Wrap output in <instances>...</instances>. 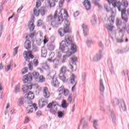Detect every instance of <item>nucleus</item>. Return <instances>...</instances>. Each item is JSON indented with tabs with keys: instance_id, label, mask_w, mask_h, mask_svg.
Wrapping results in <instances>:
<instances>
[{
	"instance_id": "f257e3e1",
	"label": "nucleus",
	"mask_w": 129,
	"mask_h": 129,
	"mask_svg": "<svg viewBox=\"0 0 129 129\" xmlns=\"http://www.w3.org/2000/svg\"><path fill=\"white\" fill-rule=\"evenodd\" d=\"M68 46L71 47V50L73 51V53H75L77 51V47L76 45L73 43V38L70 35H65L64 40H62L60 44L59 49L62 51V53H67V54L63 56V58H61L62 53L59 51H56L57 56L54 59H53V57L55 56L54 52H51L50 54V58L48 59V61L49 62H53L54 64V68H57L58 65L60 63H65L66 62V59L67 57H70L73 54L72 52L69 51V48Z\"/></svg>"
},
{
	"instance_id": "f03ea898",
	"label": "nucleus",
	"mask_w": 129,
	"mask_h": 129,
	"mask_svg": "<svg viewBox=\"0 0 129 129\" xmlns=\"http://www.w3.org/2000/svg\"><path fill=\"white\" fill-rule=\"evenodd\" d=\"M68 13L65 9H59L56 10L53 20L51 22V26L55 28L57 25H61L64 21V28H60L58 30V34L60 37H63L64 34L70 33V22L67 20Z\"/></svg>"
},
{
	"instance_id": "7ed1b4c3",
	"label": "nucleus",
	"mask_w": 129,
	"mask_h": 129,
	"mask_svg": "<svg viewBox=\"0 0 129 129\" xmlns=\"http://www.w3.org/2000/svg\"><path fill=\"white\" fill-rule=\"evenodd\" d=\"M34 93L31 91H29L25 96V99H26V100L28 99V103L29 104L26 108V112L29 114L33 112V107L34 108L35 110H37V109H38V107H37V104L36 103L32 104V102H33L32 100L34 99Z\"/></svg>"
},
{
	"instance_id": "20e7f679",
	"label": "nucleus",
	"mask_w": 129,
	"mask_h": 129,
	"mask_svg": "<svg viewBox=\"0 0 129 129\" xmlns=\"http://www.w3.org/2000/svg\"><path fill=\"white\" fill-rule=\"evenodd\" d=\"M70 75V72L67 69L66 66H62L59 69V78L62 82H67V77Z\"/></svg>"
},
{
	"instance_id": "39448f33",
	"label": "nucleus",
	"mask_w": 129,
	"mask_h": 129,
	"mask_svg": "<svg viewBox=\"0 0 129 129\" xmlns=\"http://www.w3.org/2000/svg\"><path fill=\"white\" fill-rule=\"evenodd\" d=\"M114 19H115V16L114 15H111L109 18L110 24L106 25V29L108 30V31H109V32H112L113 31L114 26H113L112 25H113L114 23Z\"/></svg>"
},
{
	"instance_id": "423d86ee",
	"label": "nucleus",
	"mask_w": 129,
	"mask_h": 129,
	"mask_svg": "<svg viewBox=\"0 0 129 129\" xmlns=\"http://www.w3.org/2000/svg\"><path fill=\"white\" fill-rule=\"evenodd\" d=\"M109 5L112 4V5L114 8H117L119 12L121 11V7H122V4L120 2H117L116 0H106Z\"/></svg>"
},
{
	"instance_id": "0eeeda50",
	"label": "nucleus",
	"mask_w": 129,
	"mask_h": 129,
	"mask_svg": "<svg viewBox=\"0 0 129 129\" xmlns=\"http://www.w3.org/2000/svg\"><path fill=\"white\" fill-rule=\"evenodd\" d=\"M76 62H77V57L73 56L71 58V62H70V68L72 71L76 70Z\"/></svg>"
},
{
	"instance_id": "6e6552de",
	"label": "nucleus",
	"mask_w": 129,
	"mask_h": 129,
	"mask_svg": "<svg viewBox=\"0 0 129 129\" xmlns=\"http://www.w3.org/2000/svg\"><path fill=\"white\" fill-rule=\"evenodd\" d=\"M33 12L34 15L36 17H38L40 14L41 16H44V15H45V8L44 7H42L38 10L36 9V8H34Z\"/></svg>"
},
{
	"instance_id": "1a4fd4ad",
	"label": "nucleus",
	"mask_w": 129,
	"mask_h": 129,
	"mask_svg": "<svg viewBox=\"0 0 129 129\" xmlns=\"http://www.w3.org/2000/svg\"><path fill=\"white\" fill-rule=\"evenodd\" d=\"M102 57V50H100L99 52H98L93 58V61H94V62H97L99 61Z\"/></svg>"
},
{
	"instance_id": "9d476101",
	"label": "nucleus",
	"mask_w": 129,
	"mask_h": 129,
	"mask_svg": "<svg viewBox=\"0 0 129 129\" xmlns=\"http://www.w3.org/2000/svg\"><path fill=\"white\" fill-rule=\"evenodd\" d=\"M33 64L34 65V66H35V67H37V66L39 65V61L37 59L35 58L33 60V62L32 61H30L28 64L29 70H33Z\"/></svg>"
},
{
	"instance_id": "9b49d317",
	"label": "nucleus",
	"mask_w": 129,
	"mask_h": 129,
	"mask_svg": "<svg viewBox=\"0 0 129 129\" xmlns=\"http://www.w3.org/2000/svg\"><path fill=\"white\" fill-rule=\"evenodd\" d=\"M33 86L34 85L31 83H28L27 85H23L22 87V90L24 93L28 92V90H29V89H32Z\"/></svg>"
},
{
	"instance_id": "f8f14e48",
	"label": "nucleus",
	"mask_w": 129,
	"mask_h": 129,
	"mask_svg": "<svg viewBox=\"0 0 129 129\" xmlns=\"http://www.w3.org/2000/svg\"><path fill=\"white\" fill-rule=\"evenodd\" d=\"M59 84H60V83H59L58 80H57V78L53 75L51 77V85L54 87H59Z\"/></svg>"
},
{
	"instance_id": "ddd939ff",
	"label": "nucleus",
	"mask_w": 129,
	"mask_h": 129,
	"mask_svg": "<svg viewBox=\"0 0 129 129\" xmlns=\"http://www.w3.org/2000/svg\"><path fill=\"white\" fill-rule=\"evenodd\" d=\"M107 63L111 74L112 75H114V70H113V66H112V60H111V58H109L108 59Z\"/></svg>"
},
{
	"instance_id": "4468645a",
	"label": "nucleus",
	"mask_w": 129,
	"mask_h": 129,
	"mask_svg": "<svg viewBox=\"0 0 129 129\" xmlns=\"http://www.w3.org/2000/svg\"><path fill=\"white\" fill-rule=\"evenodd\" d=\"M33 80V77L31 74L26 75L23 77V83H27L28 81H32Z\"/></svg>"
},
{
	"instance_id": "2eb2a0df",
	"label": "nucleus",
	"mask_w": 129,
	"mask_h": 129,
	"mask_svg": "<svg viewBox=\"0 0 129 129\" xmlns=\"http://www.w3.org/2000/svg\"><path fill=\"white\" fill-rule=\"evenodd\" d=\"M76 76H75L74 74H72L69 79V82L71 84L76 85L77 84V81H76Z\"/></svg>"
},
{
	"instance_id": "dca6fc26",
	"label": "nucleus",
	"mask_w": 129,
	"mask_h": 129,
	"mask_svg": "<svg viewBox=\"0 0 129 129\" xmlns=\"http://www.w3.org/2000/svg\"><path fill=\"white\" fill-rule=\"evenodd\" d=\"M118 106L121 110H122L123 111H125V110H126V106H125L124 100H122L120 101Z\"/></svg>"
},
{
	"instance_id": "f3484780",
	"label": "nucleus",
	"mask_w": 129,
	"mask_h": 129,
	"mask_svg": "<svg viewBox=\"0 0 129 129\" xmlns=\"http://www.w3.org/2000/svg\"><path fill=\"white\" fill-rule=\"evenodd\" d=\"M81 123L83 125L82 129H89L88 124L85 121V118H84V117H82L81 119Z\"/></svg>"
},
{
	"instance_id": "a211bd4d",
	"label": "nucleus",
	"mask_w": 129,
	"mask_h": 129,
	"mask_svg": "<svg viewBox=\"0 0 129 129\" xmlns=\"http://www.w3.org/2000/svg\"><path fill=\"white\" fill-rule=\"evenodd\" d=\"M83 5L87 11L90 10L91 8V4L90 3V1L88 0H85V1L83 2Z\"/></svg>"
},
{
	"instance_id": "6ab92c4d",
	"label": "nucleus",
	"mask_w": 129,
	"mask_h": 129,
	"mask_svg": "<svg viewBox=\"0 0 129 129\" xmlns=\"http://www.w3.org/2000/svg\"><path fill=\"white\" fill-rule=\"evenodd\" d=\"M108 109L110 112V115L112 119L113 123H115L116 117L115 116V115H114V112H113V111L112 110L110 109V107H108Z\"/></svg>"
},
{
	"instance_id": "aec40b11",
	"label": "nucleus",
	"mask_w": 129,
	"mask_h": 129,
	"mask_svg": "<svg viewBox=\"0 0 129 129\" xmlns=\"http://www.w3.org/2000/svg\"><path fill=\"white\" fill-rule=\"evenodd\" d=\"M105 90V87L104 86V84L103 83V81L102 79L100 80V91L101 93H103L104 92V90Z\"/></svg>"
},
{
	"instance_id": "412c9836",
	"label": "nucleus",
	"mask_w": 129,
	"mask_h": 129,
	"mask_svg": "<svg viewBox=\"0 0 129 129\" xmlns=\"http://www.w3.org/2000/svg\"><path fill=\"white\" fill-rule=\"evenodd\" d=\"M43 96L45 97V98H49L50 97V93H49L48 88L46 87H44L43 89Z\"/></svg>"
},
{
	"instance_id": "4be33fe9",
	"label": "nucleus",
	"mask_w": 129,
	"mask_h": 129,
	"mask_svg": "<svg viewBox=\"0 0 129 129\" xmlns=\"http://www.w3.org/2000/svg\"><path fill=\"white\" fill-rule=\"evenodd\" d=\"M65 89L64 86H61L58 89L57 92H58V96L59 97H62V94H63Z\"/></svg>"
},
{
	"instance_id": "5701e85b",
	"label": "nucleus",
	"mask_w": 129,
	"mask_h": 129,
	"mask_svg": "<svg viewBox=\"0 0 129 129\" xmlns=\"http://www.w3.org/2000/svg\"><path fill=\"white\" fill-rule=\"evenodd\" d=\"M82 28L84 33V36L85 37H86L87 35H88V28L87 27V26L84 24H83Z\"/></svg>"
},
{
	"instance_id": "b1692460",
	"label": "nucleus",
	"mask_w": 129,
	"mask_h": 129,
	"mask_svg": "<svg viewBox=\"0 0 129 129\" xmlns=\"http://www.w3.org/2000/svg\"><path fill=\"white\" fill-rule=\"evenodd\" d=\"M68 101L69 103H73L75 101V97H73L72 94L69 95L68 97Z\"/></svg>"
},
{
	"instance_id": "393cba45",
	"label": "nucleus",
	"mask_w": 129,
	"mask_h": 129,
	"mask_svg": "<svg viewBox=\"0 0 129 129\" xmlns=\"http://www.w3.org/2000/svg\"><path fill=\"white\" fill-rule=\"evenodd\" d=\"M24 47L25 49H27V50H29L32 47L31 45V41L30 40H26V42L24 43Z\"/></svg>"
},
{
	"instance_id": "a878e982",
	"label": "nucleus",
	"mask_w": 129,
	"mask_h": 129,
	"mask_svg": "<svg viewBox=\"0 0 129 129\" xmlns=\"http://www.w3.org/2000/svg\"><path fill=\"white\" fill-rule=\"evenodd\" d=\"M57 106V103L56 102H52L51 103H49L47 105V108H53V107H55V108H56V107Z\"/></svg>"
},
{
	"instance_id": "bb28decb",
	"label": "nucleus",
	"mask_w": 129,
	"mask_h": 129,
	"mask_svg": "<svg viewBox=\"0 0 129 129\" xmlns=\"http://www.w3.org/2000/svg\"><path fill=\"white\" fill-rule=\"evenodd\" d=\"M32 76H33V78L35 79L36 81H38L39 80V78L40 77V75L39 74V73L38 72H33L32 74H31Z\"/></svg>"
},
{
	"instance_id": "cd10ccee",
	"label": "nucleus",
	"mask_w": 129,
	"mask_h": 129,
	"mask_svg": "<svg viewBox=\"0 0 129 129\" xmlns=\"http://www.w3.org/2000/svg\"><path fill=\"white\" fill-rule=\"evenodd\" d=\"M129 50V47H126L124 50L122 49H118L116 50V53L117 54H122L124 52H127Z\"/></svg>"
},
{
	"instance_id": "c85d7f7f",
	"label": "nucleus",
	"mask_w": 129,
	"mask_h": 129,
	"mask_svg": "<svg viewBox=\"0 0 129 129\" xmlns=\"http://www.w3.org/2000/svg\"><path fill=\"white\" fill-rule=\"evenodd\" d=\"M91 23L92 26H95L97 22L96 21V16H93L91 19Z\"/></svg>"
},
{
	"instance_id": "c756f323",
	"label": "nucleus",
	"mask_w": 129,
	"mask_h": 129,
	"mask_svg": "<svg viewBox=\"0 0 129 129\" xmlns=\"http://www.w3.org/2000/svg\"><path fill=\"white\" fill-rule=\"evenodd\" d=\"M86 45L87 47L90 48V47L93 45V40H92V39H88L86 41Z\"/></svg>"
},
{
	"instance_id": "7c9ffc66",
	"label": "nucleus",
	"mask_w": 129,
	"mask_h": 129,
	"mask_svg": "<svg viewBox=\"0 0 129 129\" xmlns=\"http://www.w3.org/2000/svg\"><path fill=\"white\" fill-rule=\"evenodd\" d=\"M47 49L49 51H53V50H54V49H55V45H54L51 43H49L47 45Z\"/></svg>"
},
{
	"instance_id": "2f4dec72",
	"label": "nucleus",
	"mask_w": 129,
	"mask_h": 129,
	"mask_svg": "<svg viewBox=\"0 0 129 129\" xmlns=\"http://www.w3.org/2000/svg\"><path fill=\"white\" fill-rule=\"evenodd\" d=\"M28 27L30 31H34V29H35V25H34V23H33L32 21H31L29 24Z\"/></svg>"
},
{
	"instance_id": "473e14b6",
	"label": "nucleus",
	"mask_w": 129,
	"mask_h": 129,
	"mask_svg": "<svg viewBox=\"0 0 129 129\" xmlns=\"http://www.w3.org/2000/svg\"><path fill=\"white\" fill-rule=\"evenodd\" d=\"M48 3L49 4V5L50 7V8L55 7V6L56 5V4L55 3V2H54L53 0H48Z\"/></svg>"
},
{
	"instance_id": "72a5a7b5",
	"label": "nucleus",
	"mask_w": 129,
	"mask_h": 129,
	"mask_svg": "<svg viewBox=\"0 0 129 129\" xmlns=\"http://www.w3.org/2000/svg\"><path fill=\"white\" fill-rule=\"evenodd\" d=\"M18 105H23L24 104V97L20 98L17 102Z\"/></svg>"
},
{
	"instance_id": "f704fd0d",
	"label": "nucleus",
	"mask_w": 129,
	"mask_h": 129,
	"mask_svg": "<svg viewBox=\"0 0 129 129\" xmlns=\"http://www.w3.org/2000/svg\"><path fill=\"white\" fill-rule=\"evenodd\" d=\"M64 114H65L64 111H58L57 112V116L59 118H62L63 116H64Z\"/></svg>"
},
{
	"instance_id": "c9c22d12",
	"label": "nucleus",
	"mask_w": 129,
	"mask_h": 129,
	"mask_svg": "<svg viewBox=\"0 0 129 129\" xmlns=\"http://www.w3.org/2000/svg\"><path fill=\"white\" fill-rule=\"evenodd\" d=\"M23 55H25V59L26 61H27V62H29L30 61V57L28 56V55H29V53L27 51H25L24 52Z\"/></svg>"
},
{
	"instance_id": "e433bc0d",
	"label": "nucleus",
	"mask_w": 129,
	"mask_h": 129,
	"mask_svg": "<svg viewBox=\"0 0 129 129\" xmlns=\"http://www.w3.org/2000/svg\"><path fill=\"white\" fill-rule=\"evenodd\" d=\"M104 8L106 10V12H107V13H109L110 11H111V9H112L110 8L109 6H108L107 4L104 5Z\"/></svg>"
},
{
	"instance_id": "4c0bfd02",
	"label": "nucleus",
	"mask_w": 129,
	"mask_h": 129,
	"mask_svg": "<svg viewBox=\"0 0 129 129\" xmlns=\"http://www.w3.org/2000/svg\"><path fill=\"white\" fill-rule=\"evenodd\" d=\"M3 29H4V23L1 22L0 23V38L3 34Z\"/></svg>"
},
{
	"instance_id": "58836bf2",
	"label": "nucleus",
	"mask_w": 129,
	"mask_h": 129,
	"mask_svg": "<svg viewBox=\"0 0 129 129\" xmlns=\"http://www.w3.org/2000/svg\"><path fill=\"white\" fill-rule=\"evenodd\" d=\"M54 19V17H53V16L51 15L47 16L46 18V21L47 22H52L53 21V19Z\"/></svg>"
},
{
	"instance_id": "ea45409f",
	"label": "nucleus",
	"mask_w": 129,
	"mask_h": 129,
	"mask_svg": "<svg viewBox=\"0 0 129 129\" xmlns=\"http://www.w3.org/2000/svg\"><path fill=\"white\" fill-rule=\"evenodd\" d=\"M122 19L123 21H124L126 23L127 22V15L125 14H122L121 15Z\"/></svg>"
},
{
	"instance_id": "a19ab883",
	"label": "nucleus",
	"mask_w": 129,
	"mask_h": 129,
	"mask_svg": "<svg viewBox=\"0 0 129 129\" xmlns=\"http://www.w3.org/2000/svg\"><path fill=\"white\" fill-rule=\"evenodd\" d=\"M39 51V48L36 45L32 46V52H36Z\"/></svg>"
},
{
	"instance_id": "79ce46f5",
	"label": "nucleus",
	"mask_w": 129,
	"mask_h": 129,
	"mask_svg": "<svg viewBox=\"0 0 129 129\" xmlns=\"http://www.w3.org/2000/svg\"><path fill=\"white\" fill-rule=\"evenodd\" d=\"M11 67H12V65H11V64H8L6 67H5L6 72H9V71L11 70Z\"/></svg>"
},
{
	"instance_id": "37998d69",
	"label": "nucleus",
	"mask_w": 129,
	"mask_h": 129,
	"mask_svg": "<svg viewBox=\"0 0 129 129\" xmlns=\"http://www.w3.org/2000/svg\"><path fill=\"white\" fill-rule=\"evenodd\" d=\"M63 94L64 95V96H68V95H69V90L65 89L64 91H63Z\"/></svg>"
},
{
	"instance_id": "c03bdc74",
	"label": "nucleus",
	"mask_w": 129,
	"mask_h": 129,
	"mask_svg": "<svg viewBox=\"0 0 129 129\" xmlns=\"http://www.w3.org/2000/svg\"><path fill=\"white\" fill-rule=\"evenodd\" d=\"M41 54L43 57H45L47 55V50L44 48L41 49Z\"/></svg>"
},
{
	"instance_id": "a18cd8bd",
	"label": "nucleus",
	"mask_w": 129,
	"mask_h": 129,
	"mask_svg": "<svg viewBox=\"0 0 129 129\" xmlns=\"http://www.w3.org/2000/svg\"><path fill=\"white\" fill-rule=\"evenodd\" d=\"M61 107L63 108H66L67 107V105H66V100H63L61 103Z\"/></svg>"
},
{
	"instance_id": "49530a36",
	"label": "nucleus",
	"mask_w": 129,
	"mask_h": 129,
	"mask_svg": "<svg viewBox=\"0 0 129 129\" xmlns=\"http://www.w3.org/2000/svg\"><path fill=\"white\" fill-rule=\"evenodd\" d=\"M97 123H98V121L97 120H94L93 122V126L95 129H98L97 128Z\"/></svg>"
},
{
	"instance_id": "de8ad7c7",
	"label": "nucleus",
	"mask_w": 129,
	"mask_h": 129,
	"mask_svg": "<svg viewBox=\"0 0 129 129\" xmlns=\"http://www.w3.org/2000/svg\"><path fill=\"white\" fill-rule=\"evenodd\" d=\"M37 81H39V82H44V81H45V78L44 76H39V79Z\"/></svg>"
},
{
	"instance_id": "09e8293b",
	"label": "nucleus",
	"mask_w": 129,
	"mask_h": 129,
	"mask_svg": "<svg viewBox=\"0 0 129 129\" xmlns=\"http://www.w3.org/2000/svg\"><path fill=\"white\" fill-rule=\"evenodd\" d=\"M113 104L115 105H118V104H119V101H118V99L117 98H115L113 100Z\"/></svg>"
},
{
	"instance_id": "8fccbe9b",
	"label": "nucleus",
	"mask_w": 129,
	"mask_h": 129,
	"mask_svg": "<svg viewBox=\"0 0 129 129\" xmlns=\"http://www.w3.org/2000/svg\"><path fill=\"white\" fill-rule=\"evenodd\" d=\"M65 2V0H60L59 2V7L60 9L63 7V5H64V2Z\"/></svg>"
},
{
	"instance_id": "3c124183",
	"label": "nucleus",
	"mask_w": 129,
	"mask_h": 129,
	"mask_svg": "<svg viewBox=\"0 0 129 129\" xmlns=\"http://www.w3.org/2000/svg\"><path fill=\"white\" fill-rule=\"evenodd\" d=\"M116 24L117 27H119V26H121V24H122L121 20L118 19H117Z\"/></svg>"
},
{
	"instance_id": "603ef678",
	"label": "nucleus",
	"mask_w": 129,
	"mask_h": 129,
	"mask_svg": "<svg viewBox=\"0 0 129 129\" xmlns=\"http://www.w3.org/2000/svg\"><path fill=\"white\" fill-rule=\"evenodd\" d=\"M121 74H122V76H124L125 75L128 76V71L123 70V71H122Z\"/></svg>"
},
{
	"instance_id": "864d4df0",
	"label": "nucleus",
	"mask_w": 129,
	"mask_h": 129,
	"mask_svg": "<svg viewBox=\"0 0 129 129\" xmlns=\"http://www.w3.org/2000/svg\"><path fill=\"white\" fill-rule=\"evenodd\" d=\"M18 49H19L18 46L14 48V52H13L14 56H16V55H17V54H18Z\"/></svg>"
},
{
	"instance_id": "5fc2aeb1",
	"label": "nucleus",
	"mask_w": 129,
	"mask_h": 129,
	"mask_svg": "<svg viewBox=\"0 0 129 129\" xmlns=\"http://www.w3.org/2000/svg\"><path fill=\"white\" fill-rule=\"evenodd\" d=\"M122 3L124 5V7H125V8H127V7H128V2H127V1L126 0H124L122 1Z\"/></svg>"
},
{
	"instance_id": "6e6d98bb",
	"label": "nucleus",
	"mask_w": 129,
	"mask_h": 129,
	"mask_svg": "<svg viewBox=\"0 0 129 129\" xmlns=\"http://www.w3.org/2000/svg\"><path fill=\"white\" fill-rule=\"evenodd\" d=\"M41 25H43V20H39L37 21V27H40V26H41Z\"/></svg>"
},
{
	"instance_id": "4d7b16f0",
	"label": "nucleus",
	"mask_w": 129,
	"mask_h": 129,
	"mask_svg": "<svg viewBox=\"0 0 129 129\" xmlns=\"http://www.w3.org/2000/svg\"><path fill=\"white\" fill-rule=\"evenodd\" d=\"M27 53H28V56L31 59H33L34 58V55L32 54V51H29Z\"/></svg>"
},
{
	"instance_id": "13d9d810",
	"label": "nucleus",
	"mask_w": 129,
	"mask_h": 129,
	"mask_svg": "<svg viewBox=\"0 0 129 129\" xmlns=\"http://www.w3.org/2000/svg\"><path fill=\"white\" fill-rule=\"evenodd\" d=\"M50 112H51L52 114H56V113H57V107H55V109H51L50 110Z\"/></svg>"
},
{
	"instance_id": "bf43d9fd",
	"label": "nucleus",
	"mask_w": 129,
	"mask_h": 129,
	"mask_svg": "<svg viewBox=\"0 0 129 129\" xmlns=\"http://www.w3.org/2000/svg\"><path fill=\"white\" fill-rule=\"evenodd\" d=\"M43 68L45 69L46 70H48V69H49L50 67L48 66L47 63H44L43 66Z\"/></svg>"
},
{
	"instance_id": "052dcab7",
	"label": "nucleus",
	"mask_w": 129,
	"mask_h": 129,
	"mask_svg": "<svg viewBox=\"0 0 129 129\" xmlns=\"http://www.w3.org/2000/svg\"><path fill=\"white\" fill-rule=\"evenodd\" d=\"M85 79H86V74L84 73L82 74V81H85Z\"/></svg>"
},
{
	"instance_id": "680f3d73",
	"label": "nucleus",
	"mask_w": 129,
	"mask_h": 129,
	"mask_svg": "<svg viewBox=\"0 0 129 129\" xmlns=\"http://www.w3.org/2000/svg\"><path fill=\"white\" fill-rule=\"evenodd\" d=\"M41 4V1L40 0H37L36 3V8H39V7H40Z\"/></svg>"
},
{
	"instance_id": "e2e57ef3",
	"label": "nucleus",
	"mask_w": 129,
	"mask_h": 129,
	"mask_svg": "<svg viewBox=\"0 0 129 129\" xmlns=\"http://www.w3.org/2000/svg\"><path fill=\"white\" fill-rule=\"evenodd\" d=\"M20 91V86H16L15 87L14 92L15 93H17V92H19Z\"/></svg>"
},
{
	"instance_id": "0e129e2a",
	"label": "nucleus",
	"mask_w": 129,
	"mask_h": 129,
	"mask_svg": "<svg viewBox=\"0 0 129 129\" xmlns=\"http://www.w3.org/2000/svg\"><path fill=\"white\" fill-rule=\"evenodd\" d=\"M30 122V118L28 117H26L25 118L24 123H28Z\"/></svg>"
},
{
	"instance_id": "69168bd1",
	"label": "nucleus",
	"mask_w": 129,
	"mask_h": 129,
	"mask_svg": "<svg viewBox=\"0 0 129 129\" xmlns=\"http://www.w3.org/2000/svg\"><path fill=\"white\" fill-rule=\"evenodd\" d=\"M116 41L117 43H122V42H123V39L117 38Z\"/></svg>"
},
{
	"instance_id": "338daca9",
	"label": "nucleus",
	"mask_w": 129,
	"mask_h": 129,
	"mask_svg": "<svg viewBox=\"0 0 129 129\" xmlns=\"http://www.w3.org/2000/svg\"><path fill=\"white\" fill-rule=\"evenodd\" d=\"M124 30H126L127 34H129V24L128 25V26L127 27H125L124 28Z\"/></svg>"
},
{
	"instance_id": "774afa93",
	"label": "nucleus",
	"mask_w": 129,
	"mask_h": 129,
	"mask_svg": "<svg viewBox=\"0 0 129 129\" xmlns=\"http://www.w3.org/2000/svg\"><path fill=\"white\" fill-rule=\"evenodd\" d=\"M42 114V112L41 111H38L36 112V115L37 116H40V115Z\"/></svg>"
}]
</instances>
